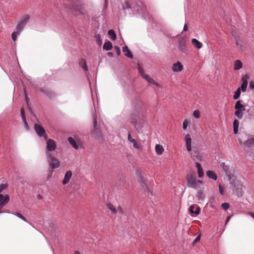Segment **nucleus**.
<instances>
[{"mask_svg":"<svg viewBox=\"0 0 254 254\" xmlns=\"http://www.w3.org/2000/svg\"><path fill=\"white\" fill-rule=\"evenodd\" d=\"M241 95V89L239 87L235 92L234 94L233 95V98L235 100L238 99Z\"/></svg>","mask_w":254,"mask_h":254,"instance_id":"nucleus-30","label":"nucleus"},{"mask_svg":"<svg viewBox=\"0 0 254 254\" xmlns=\"http://www.w3.org/2000/svg\"><path fill=\"white\" fill-rule=\"evenodd\" d=\"M155 151L158 155H160L164 151V148L161 145L156 144L155 146Z\"/></svg>","mask_w":254,"mask_h":254,"instance_id":"nucleus-26","label":"nucleus"},{"mask_svg":"<svg viewBox=\"0 0 254 254\" xmlns=\"http://www.w3.org/2000/svg\"><path fill=\"white\" fill-rule=\"evenodd\" d=\"M200 236H198L193 241V243H196L200 240Z\"/></svg>","mask_w":254,"mask_h":254,"instance_id":"nucleus-48","label":"nucleus"},{"mask_svg":"<svg viewBox=\"0 0 254 254\" xmlns=\"http://www.w3.org/2000/svg\"><path fill=\"white\" fill-rule=\"evenodd\" d=\"M82 62L83 63V65L82 66V68L84 69V70H85V71L87 70L88 67L86 65L85 61L84 60H83Z\"/></svg>","mask_w":254,"mask_h":254,"instance_id":"nucleus-45","label":"nucleus"},{"mask_svg":"<svg viewBox=\"0 0 254 254\" xmlns=\"http://www.w3.org/2000/svg\"><path fill=\"white\" fill-rule=\"evenodd\" d=\"M144 79L146 81H147L149 84H152L155 85L156 86H159V84L157 82H156L153 79L150 77L149 76V75L144 76Z\"/></svg>","mask_w":254,"mask_h":254,"instance_id":"nucleus-25","label":"nucleus"},{"mask_svg":"<svg viewBox=\"0 0 254 254\" xmlns=\"http://www.w3.org/2000/svg\"><path fill=\"white\" fill-rule=\"evenodd\" d=\"M107 55H108L109 57H113V53H112V52H108V53H107Z\"/></svg>","mask_w":254,"mask_h":254,"instance_id":"nucleus-52","label":"nucleus"},{"mask_svg":"<svg viewBox=\"0 0 254 254\" xmlns=\"http://www.w3.org/2000/svg\"><path fill=\"white\" fill-rule=\"evenodd\" d=\"M248 214L254 219V213L253 212L249 211Z\"/></svg>","mask_w":254,"mask_h":254,"instance_id":"nucleus-50","label":"nucleus"},{"mask_svg":"<svg viewBox=\"0 0 254 254\" xmlns=\"http://www.w3.org/2000/svg\"><path fill=\"white\" fill-rule=\"evenodd\" d=\"M240 195L242 196V194L241 193Z\"/></svg>","mask_w":254,"mask_h":254,"instance_id":"nucleus-60","label":"nucleus"},{"mask_svg":"<svg viewBox=\"0 0 254 254\" xmlns=\"http://www.w3.org/2000/svg\"><path fill=\"white\" fill-rule=\"evenodd\" d=\"M220 166L228 179L229 180L231 179L232 176L234 173V169L233 167L226 165L224 162L221 164Z\"/></svg>","mask_w":254,"mask_h":254,"instance_id":"nucleus-4","label":"nucleus"},{"mask_svg":"<svg viewBox=\"0 0 254 254\" xmlns=\"http://www.w3.org/2000/svg\"><path fill=\"white\" fill-rule=\"evenodd\" d=\"M221 207L224 210H226L229 208V204L227 202L223 203L221 204Z\"/></svg>","mask_w":254,"mask_h":254,"instance_id":"nucleus-37","label":"nucleus"},{"mask_svg":"<svg viewBox=\"0 0 254 254\" xmlns=\"http://www.w3.org/2000/svg\"><path fill=\"white\" fill-rule=\"evenodd\" d=\"M206 174L209 178L213 180L216 181L217 179L216 174L212 171H207L206 172Z\"/></svg>","mask_w":254,"mask_h":254,"instance_id":"nucleus-21","label":"nucleus"},{"mask_svg":"<svg viewBox=\"0 0 254 254\" xmlns=\"http://www.w3.org/2000/svg\"><path fill=\"white\" fill-rule=\"evenodd\" d=\"M114 49H115V50L116 51L117 54L118 56L120 55V54H121V51H120V48L119 47L115 46Z\"/></svg>","mask_w":254,"mask_h":254,"instance_id":"nucleus-44","label":"nucleus"},{"mask_svg":"<svg viewBox=\"0 0 254 254\" xmlns=\"http://www.w3.org/2000/svg\"><path fill=\"white\" fill-rule=\"evenodd\" d=\"M188 26L186 24H185L184 26L183 30L184 31H187L188 30Z\"/></svg>","mask_w":254,"mask_h":254,"instance_id":"nucleus-51","label":"nucleus"},{"mask_svg":"<svg viewBox=\"0 0 254 254\" xmlns=\"http://www.w3.org/2000/svg\"><path fill=\"white\" fill-rule=\"evenodd\" d=\"M9 200V197L8 195L6 194L3 195V194L0 193V213L2 212L1 211V209L4 207L5 205H6Z\"/></svg>","mask_w":254,"mask_h":254,"instance_id":"nucleus-8","label":"nucleus"},{"mask_svg":"<svg viewBox=\"0 0 254 254\" xmlns=\"http://www.w3.org/2000/svg\"><path fill=\"white\" fill-rule=\"evenodd\" d=\"M193 115L196 119L199 118V117H200L199 112L198 110H195L193 112Z\"/></svg>","mask_w":254,"mask_h":254,"instance_id":"nucleus-38","label":"nucleus"},{"mask_svg":"<svg viewBox=\"0 0 254 254\" xmlns=\"http://www.w3.org/2000/svg\"><path fill=\"white\" fill-rule=\"evenodd\" d=\"M219 191L221 195L223 194L224 191V188L222 187V186H221L220 185H219Z\"/></svg>","mask_w":254,"mask_h":254,"instance_id":"nucleus-43","label":"nucleus"},{"mask_svg":"<svg viewBox=\"0 0 254 254\" xmlns=\"http://www.w3.org/2000/svg\"><path fill=\"white\" fill-rule=\"evenodd\" d=\"M196 197L198 201H203L204 197L203 192L201 190H198L196 195Z\"/></svg>","mask_w":254,"mask_h":254,"instance_id":"nucleus-29","label":"nucleus"},{"mask_svg":"<svg viewBox=\"0 0 254 254\" xmlns=\"http://www.w3.org/2000/svg\"><path fill=\"white\" fill-rule=\"evenodd\" d=\"M93 122H94V129L92 131V133L93 135L95 136V137H100L101 136V132L100 129L96 128L97 126V121L96 119L94 117L93 118Z\"/></svg>","mask_w":254,"mask_h":254,"instance_id":"nucleus-12","label":"nucleus"},{"mask_svg":"<svg viewBox=\"0 0 254 254\" xmlns=\"http://www.w3.org/2000/svg\"><path fill=\"white\" fill-rule=\"evenodd\" d=\"M187 185L189 188H193L195 190L198 189L199 187L197 186L196 177L192 175H190L187 177Z\"/></svg>","mask_w":254,"mask_h":254,"instance_id":"nucleus-5","label":"nucleus"},{"mask_svg":"<svg viewBox=\"0 0 254 254\" xmlns=\"http://www.w3.org/2000/svg\"><path fill=\"white\" fill-rule=\"evenodd\" d=\"M188 126V122L187 120H185L183 123V127L184 130H186Z\"/></svg>","mask_w":254,"mask_h":254,"instance_id":"nucleus-41","label":"nucleus"},{"mask_svg":"<svg viewBox=\"0 0 254 254\" xmlns=\"http://www.w3.org/2000/svg\"><path fill=\"white\" fill-rule=\"evenodd\" d=\"M185 140L186 142L187 150L190 152L191 150V139L189 134L185 136Z\"/></svg>","mask_w":254,"mask_h":254,"instance_id":"nucleus-14","label":"nucleus"},{"mask_svg":"<svg viewBox=\"0 0 254 254\" xmlns=\"http://www.w3.org/2000/svg\"><path fill=\"white\" fill-rule=\"evenodd\" d=\"M7 186L6 184H1L0 185V193L2 191V190L5 189L7 188Z\"/></svg>","mask_w":254,"mask_h":254,"instance_id":"nucleus-42","label":"nucleus"},{"mask_svg":"<svg viewBox=\"0 0 254 254\" xmlns=\"http://www.w3.org/2000/svg\"><path fill=\"white\" fill-rule=\"evenodd\" d=\"M123 9L124 10H126L127 9H129L130 8V5H129V3L128 2H126L124 3V4L123 5Z\"/></svg>","mask_w":254,"mask_h":254,"instance_id":"nucleus-39","label":"nucleus"},{"mask_svg":"<svg viewBox=\"0 0 254 254\" xmlns=\"http://www.w3.org/2000/svg\"><path fill=\"white\" fill-rule=\"evenodd\" d=\"M57 147L56 142L52 139H49L47 141L46 145V153L47 152H50L51 151H54Z\"/></svg>","mask_w":254,"mask_h":254,"instance_id":"nucleus-7","label":"nucleus"},{"mask_svg":"<svg viewBox=\"0 0 254 254\" xmlns=\"http://www.w3.org/2000/svg\"><path fill=\"white\" fill-rule=\"evenodd\" d=\"M138 71H139V73L141 75V76H142V77L143 78H144V76H147L148 75L145 74V73L144 72L143 68L141 66H138Z\"/></svg>","mask_w":254,"mask_h":254,"instance_id":"nucleus-34","label":"nucleus"},{"mask_svg":"<svg viewBox=\"0 0 254 254\" xmlns=\"http://www.w3.org/2000/svg\"><path fill=\"white\" fill-rule=\"evenodd\" d=\"M112 48H113L112 44L109 41L106 42L104 44L103 47V49L105 50L106 51H110L112 49Z\"/></svg>","mask_w":254,"mask_h":254,"instance_id":"nucleus-24","label":"nucleus"},{"mask_svg":"<svg viewBox=\"0 0 254 254\" xmlns=\"http://www.w3.org/2000/svg\"><path fill=\"white\" fill-rule=\"evenodd\" d=\"M29 18L30 16L28 15H25L21 18L16 27L18 34H20L22 31L24 26L29 20Z\"/></svg>","mask_w":254,"mask_h":254,"instance_id":"nucleus-3","label":"nucleus"},{"mask_svg":"<svg viewBox=\"0 0 254 254\" xmlns=\"http://www.w3.org/2000/svg\"><path fill=\"white\" fill-rule=\"evenodd\" d=\"M189 211L192 216H195L199 214L200 208L196 205L192 204L189 207Z\"/></svg>","mask_w":254,"mask_h":254,"instance_id":"nucleus-9","label":"nucleus"},{"mask_svg":"<svg viewBox=\"0 0 254 254\" xmlns=\"http://www.w3.org/2000/svg\"><path fill=\"white\" fill-rule=\"evenodd\" d=\"M172 69L174 72H178L183 69V66L180 62H177L173 64Z\"/></svg>","mask_w":254,"mask_h":254,"instance_id":"nucleus-13","label":"nucleus"},{"mask_svg":"<svg viewBox=\"0 0 254 254\" xmlns=\"http://www.w3.org/2000/svg\"><path fill=\"white\" fill-rule=\"evenodd\" d=\"M128 140L129 141H130V142H131L132 144H133V147L136 148V149H139L140 148V145L139 143H138L136 141V140H135L134 139L132 138L130 134V133H128Z\"/></svg>","mask_w":254,"mask_h":254,"instance_id":"nucleus-16","label":"nucleus"},{"mask_svg":"<svg viewBox=\"0 0 254 254\" xmlns=\"http://www.w3.org/2000/svg\"><path fill=\"white\" fill-rule=\"evenodd\" d=\"M191 43L193 46L198 49L201 48L202 47V43L194 38L191 40Z\"/></svg>","mask_w":254,"mask_h":254,"instance_id":"nucleus-18","label":"nucleus"},{"mask_svg":"<svg viewBox=\"0 0 254 254\" xmlns=\"http://www.w3.org/2000/svg\"><path fill=\"white\" fill-rule=\"evenodd\" d=\"M20 34L17 33V31L13 32L11 34V38L13 40V41H15L16 40V37L18 35H19Z\"/></svg>","mask_w":254,"mask_h":254,"instance_id":"nucleus-35","label":"nucleus"},{"mask_svg":"<svg viewBox=\"0 0 254 254\" xmlns=\"http://www.w3.org/2000/svg\"><path fill=\"white\" fill-rule=\"evenodd\" d=\"M95 38L96 39L97 44L99 46H101L102 44V39H101L100 35L99 34H97L95 35Z\"/></svg>","mask_w":254,"mask_h":254,"instance_id":"nucleus-31","label":"nucleus"},{"mask_svg":"<svg viewBox=\"0 0 254 254\" xmlns=\"http://www.w3.org/2000/svg\"><path fill=\"white\" fill-rule=\"evenodd\" d=\"M239 126V122L238 120H235L233 123L234 133L236 134L238 132V128Z\"/></svg>","mask_w":254,"mask_h":254,"instance_id":"nucleus-22","label":"nucleus"},{"mask_svg":"<svg viewBox=\"0 0 254 254\" xmlns=\"http://www.w3.org/2000/svg\"><path fill=\"white\" fill-rule=\"evenodd\" d=\"M242 100H238L235 105V115L239 119H241L243 117V111L245 110V106L242 104Z\"/></svg>","mask_w":254,"mask_h":254,"instance_id":"nucleus-1","label":"nucleus"},{"mask_svg":"<svg viewBox=\"0 0 254 254\" xmlns=\"http://www.w3.org/2000/svg\"><path fill=\"white\" fill-rule=\"evenodd\" d=\"M12 214L17 216V217H18L19 218L21 219V220H22L23 221L27 222V220H26V219L22 215H21L20 213H15V214H14V213H11Z\"/></svg>","mask_w":254,"mask_h":254,"instance_id":"nucleus-36","label":"nucleus"},{"mask_svg":"<svg viewBox=\"0 0 254 254\" xmlns=\"http://www.w3.org/2000/svg\"><path fill=\"white\" fill-rule=\"evenodd\" d=\"M196 167L197 169V173L198 177L199 178L202 177L204 176V172L201 166V165L199 163L197 162L196 163Z\"/></svg>","mask_w":254,"mask_h":254,"instance_id":"nucleus-19","label":"nucleus"},{"mask_svg":"<svg viewBox=\"0 0 254 254\" xmlns=\"http://www.w3.org/2000/svg\"><path fill=\"white\" fill-rule=\"evenodd\" d=\"M34 130L39 136H43L46 139L47 138V136L46 134L45 130L41 125L39 124H35Z\"/></svg>","mask_w":254,"mask_h":254,"instance_id":"nucleus-6","label":"nucleus"},{"mask_svg":"<svg viewBox=\"0 0 254 254\" xmlns=\"http://www.w3.org/2000/svg\"><path fill=\"white\" fill-rule=\"evenodd\" d=\"M108 35L110 36L111 39L114 41L116 39V34L114 30L111 29L108 31Z\"/></svg>","mask_w":254,"mask_h":254,"instance_id":"nucleus-28","label":"nucleus"},{"mask_svg":"<svg viewBox=\"0 0 254 254\" xmlns=\"http://www.w3.org/2000/svg\"><path fill=\"white\" fill-rule=\"evenodd\" d=\"M243 67V64L241 61L239 60H237L235 63L234 65V69L235 70H238L241 69Z\"/></svg>","mask_w":254,"mask_h":254,"instance_id":"nucleus-20","label":"nucleus"},{"mask_svg":"<svg viewBox=\"0 0 254 254\" xmlns=\"http://www.w3.org/2000/svg\"><path fill=\"white\" fill-rule=\"evenodd\" d=\"M20 113L22 118H23V117H25L24 114V110L23 108L20 109Z\"/></svg>","mask_w":254,"mask_h":254,"instance_id":"nucleus-47","label":"nucleus"},{"mask_svg":"<svg viewBox=\"0 0 254 254\" xmlns=\"http://www.w3.org/2000/svg\"><path fill=\"white\" fill-rule=\"evenodd\" d=\"M105 2H106V3H107V0H105Z\"/></svg>","mask_w":254,"mask_h":254,"instance_id":"nucleus-59","label":"nucleus"},{"mask_svg":"<svg viewBox=\"0 0 254 254\" xmlns=\"http://www.w3.org/2000/svg\"><path fill=\"white\" fill-rule=\"evenodd\" d=\"M138 6H137V7L136 8H136V10L138 11H139V9H138Z\"/></svg>","mask_w":254,"mask_h":254,"instance_id":"nucleus-58","label":"nucleus"},{"mask_svg":"<svg viewBox=\"0 0 254 254\" xmlns=\"http://www.w3.org/2000/svg\"><path fill=\"white\" fill-rule=\"evenodd\" d=\"M107 207L113 214H116L117 213V210L114 207V206L111 203L107 204Z\"/></svg>","mask_w":254,"mask_h":254,"instance_id":"nucleus-27","label":"nucleus"},{"mask_svg":"<svg viewBox=\"0 0 254 254\" xmlns=\"http://www.w3.org/2000/svg\"><path fill=\"white\" fill-rule=\"evenodd\" d=\"M198 183H199V184H203V182L202 181H200V180H197V184Z\"/></svg>","mask_w":254,"mask_h":254,"instance_id":"nucleus-54","label":"nucleus"},{"mask_svg":"<svg viewBox=\"0 0 254 254\" xmlns=\"http://www.w3.org/2000/svg\"><path fill=\"white\" fill-rule=\"evenodd\" d=\"M119 211L120 213H121V214H123L124 213L123 212V209L122 208V207L121 206H119L118 208V209H117V211Z\"/></svg>","mask_w":254,"mask_h":254,"instance_id":"nucleus-49","label":"nucleus"},{"mask_svg":"<svg viewBox=\"0 0 254 254\" xmlns=\"http://www.w3.org/2000/svg\"><path fill=\"white\" fill-rule=\"evenodd\" d=\"M236 44L237 46L240 48L241 50L244 49V47H243V42L241 40L236 39Z\"/></svg>","mask_w":254,"mask_h":254,"instance_id":"nucleus-33","label":"nucleus"},{"mask_svg":"<svg viewBox=\"0 0 254 254\" xmlns=\"http://www.w3.org/2000/svg\"><path fill=\"white\" fill-rule=\"evenodd\" d=\"M68 141L69 143L72 145V146L75 149H77L78 148V145H77L76 141L73 137H69L68 138Z\"/></svg>","mask_w":254,"mask_h":254,"instance_id":"nucleus-23","label":"nucleus"},{"mask_svg":"<svg viewBox=\"0 0 254 254\" xmlns=\"http://www.w3.org/2000/svg\"><path fill=\"white\" fill-rule=\"evenodd\" d=\"M186 39L185 38L181 37L179 38L178 41V49L184 53H186Z\"/></svg>","mask_w":254,"mask_h":254,"instance_id":"nucleus-10","label":"nucleus"},{"mask_svg":"<svg viewBox=\"0 0 254 254\" xmlns=\"http://www.w3.org/2000/svg\"><path fill=\"white\" fill-rule=\"evenodd\" d=\"M123 52L125 53V55L129 58L133 57V55L131 52L129 50L127 46H125L123 48Z\"/></svg>","mask_w":254,"mask_h":254,"instance_id":"nucleus-17","label":"nucleus"},{"mask_svg":"<svg viewBox=\"0 0 254 254\" xmlns=\"http://www.w3.org/2000/svg\"><path fill=\"white\" fill-rule=\"evenodd\" d=\"M72 172L70 171H68L66 172L64 175V179L62 181V183L63 185H66L69 182L72 177Z\"/></svg>","mask_w":254,"mask_h":254,"instance_id":"nucleus-15","label":"nucleus"},{"mask_svg":"<svg viewBox=\"0 0 254 254\" xmlns=\"http://www.w3.org/2000/svg\"><path fill=\"white\" fill-rule=\"evenodd\" d=\"M249 78V77L248 75L245 74L242 77V83L241 84V86L240 89L242 90V92H244L247 90V87L248 84V79Z\"/></svg>","mask_w":254,"mask_h":254,"instance_id":"nucleus-11","label":"nucleus"},{"mask_svg":"<svg viewBox=\"0 0 254 254\" xmlns=\"http://www.w3.org/2000/svg\"><path fill=\"white\" fill-rule=\"evenodd\" d=\"M231 215H230L227 217L226 221V223H227L229 222V221L230 220V219L231 218Z\"/></svg>","mask_w":254,"mask_h":254,"instance_id":"nucleus-53","label":"nucleus"},{"mask_svg":"<svg viewBox=\"0 0 254 254\" xmlns=\"http://www.w3.org/2000/svg\"><path fill=\"white\" fill-rule=\"evenodd\" d=\"M24 92H25V100L26 102H27V99H28V98H27V96H26V91L25 90H24Z\"/></svg>","mask_w":254,"mask_h":254,"instance_id":"nucleus-55","label":"nucleus"},{"mask_svg":"<svg viewBox=\"0 0 254 254\" xmlns=\"http://www.w3.org/2000/svg\"><path fill=\"white\" fill-rule=\"evenodd\" d=\"M249 87L251 89H254V81H251L249 83Z\"/></svg>","mask_w":254,"mask_h":254,"instance_id":"nucleus-46","label":"nucleus"},{"mask_svg":"<svg viewBox=\"0 0 254 254\" xmlns=\"http://www.w3.org/2000/svg\"><path fill=\"white\" fill-rule=\"evenodd\" d=\"M22 121H23V122L25 125V128L28 129V124L27 123V121H26V117H23V118H22Z\"/></svg>","mask_w":254,"mask_h":254,"instance_id":"nucleus-40","label":"nucleus"},{"mask_svg":"<svg viewBox=\"0 0 254 254\" xmlns=\"http://www.w3.org/2000/svg\"><path fill=\"white\" fill-rule=\"evenodd\" d=\"M74 254H80V253L78 251H76L74 252Z\"/></svg>","mask_w":254,"mask_h":254,"instance_id":"nucleus-56","label":"nucleus"},{"mask_svg":"<svg viewBox=\"0 0 254 254\" xmlns=\"http://www.w3.org/2000/svg\"><path fill=\"white\" fill-rule=\"evenodd\" d=\"M48 162L50 167L53 169L58 168L60 165L59 160L52 155L51 152L46 153Z\"/></svg>","mask_w":254,"mask_h":254,"instance_id":"nucleus-2","label":"nucleus"},{"mask_svg":"<svg viewBox=\"0 0 254 254\" xmlns=\"http://www.w3.org/2000/svg\"><path fill=\"white\" fill-rule=\"evenodd\" d=\"M138 182L140 183V186L142 188H145L146 187V184L144 183V181L142 178V177L141 176H139L138 177Z\"/></svg>","mask_w":254,"mask_h":254,"instance_id":"nucleus-32","label":"nucleus"},{"mask_svg":"<svg viewBox=\"0 0 254 254\" xmlns=\"http://www.w3.org/2000/svg\"><path fill=\"white\" fill-rule=\"evenodd\" d=\"M38 198L39 199V198H41V196L40 195H38Z\"/></svg>","mask_w":254,"mask_h":254,"instance_id":"nucleus-57","label":"nucleus"}]
</instances>
